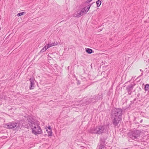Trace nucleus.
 Returning a JSON list of instances; mask_svg holds the SVG:
<instances>
[{
	"instance_id": "obj_21",
	"label": "nucleus",
	"mask_w": 149,
	"mask_h": 149,
	"mask_svg": "<svg viewBox=\"0 0 149 149\" xmlns=\"http://www.w3.org/2000/svg\"><path fill=\"white\" fill-rule=\"evenodd\" d=\"M92 0H87L86 1V2L87 3H89L91 2Z\"/></svg>"
},
{
	"instance_id": "obj_1",
	"label": "nucleus",
	"mask_w": 149,
	"mask_h": 149,
	"mask_svg": "<svg viewBox=\"0 0 149 149\" xmlns=\"http://www.w3.org/2000/svg\"><path fill=\"white\" fill-rule=\"evenodd\" d=\"M123 110L120 108H114L111 110V114L113 124L117 126L119 122L121 121Z\"/></svg>"
},
{
	"instance_id": "obj_20",
	"label": "nucleus",
	"mask_w": 149,
	"mask_h": 149,
	"mask_svg": "<svg viewBox=\"0 0 149 149\" xmlns=\"http://www.w3.org/2000/svg\"><path fill=\"white\" fill-rule=\"evenodd\" d=\"M76 80H77V84L78 85L80 84V82L79 81V80H77V79H76Z\"/></svg>"
},
{
	"instance_id": "obj_13",
	"label": "nucleus",
	"mask_w": 149,
	"mask_h": 149,
	"mask_svg": "<svg viewBox=\"0 0 149 149\" xmlns=\"http://www.w3.org/2000/svg\"><path fill=\"white\" fill-rule=\"evenodd\" d=\"M86 52L89 54H91L93 53V51L91 49L87 48L86 49Z\"/></svg>"
},
{
	"instance_id": "obj_18",
	"label": "nucleus",
	"mask_w": 149,
	"mask_h": 149,
	"mask_svg": "<svg viewBox=\"0 0 149 149\" xmlns=\"http://www.w3.org/2000/svg\"><path fill=\"white\" fill-rule=\"evenodd\" d=\"M24 13V12L19 13H18L17 14V16H19L23 15Z\"/></svg>"
},
{
	"instance_id": "obj_22",
	"label": "nucleus",
	"mask_w": 149,
	"mask_h": 149,
	"mask_svg": "<svg viewBox=\"0 0 149 149\" xmlns=\"http://www.w3.org/2000/svg\"><path fill=\"white\" fill-rule=\"evenodd\" d=\"M48 128L49 130H50V131L52 130L51 128V127L50 126H49V127H48Z\"/></svg>"
},
{
	"instance_id": "obj_7",
	"label": "nucleus",
	"mask_w": 149,
	"mask_h": 149,
	"mask_svg": "<svg viewBox=\"0 0 149 149\" xmlns=\"http://www.w3.org/2000/svg\"><path fill=\"white\" fill-rule=\"evenodd\" d=\"M135 84H131L127 86L126 87V90L128 92V94L131 95L132 92V90L133 89Z\"/></svg>"
},
{
	"instance_id": "obj_11",
	"label": "nucleus",
	"mask_w": 149,
	"mask_h": 149,
	"mask_svg": "<svg viewBox=\"0 0 149 149\" xmlns=\"http://www.w3.org/2000/svg\"><path fill=\"white\" fill-rule=\"evenodd\" d=\"M57 44V42L56 43H55V42L53 43H52L51 44H48L47 45H47V47L48 48H49L50 47H51L52 46H54L55 45H56Z\"/></svg>"
},
{
	"instance_id": "obj_2",
	"label": "nucleus",
	"mask_w": 149,
	"mask_h": 149,
	"mask_svg": "<svg viewBox=\"0 0 149 149\" xmlns=\"http://www.w3.org/2000/svg\"><path fill=\"white\" fill-rule=\"evenodd\" d=\"M109 129V125L107 124L93 127L91 129L90 132L92 134L100 135L103 133L108 132Z\"/></svg>"
},
{
	"instance_id": "obj_9",
	"label": "nucleus",
	"mask_w": 149,
	"mask_h": 149,
	"mask_svg": "<svg viewBox=\"0 0 149 149\" xmlns=\"http://www.w3.org/2000/svg\"><path fill=\"white\" fill-rule=\"evenodd\" d=\"M83 12L81 10L79 11H78L77 13H75L74 15V17H79L80 16L83 15Z\"/></svg>"
},
{
	"instance_id": "obj_16",
	"label": "nucleus",
	"mask_w": 149,
	"mask_h": 149,
	"mask_svg": "<svg viewBox=\"0 0 149 149\" xmlns=\"http://www.w3.org/2000/svg\"><path fill=\"white\" fill-rule=\"evenodd\" d=\"M97 6L99 7L101 4V2L100 0H98L96 2Z\"/></svg>"
},
{
	"instance_id": "obj_26",
	"label": "nucleus",
	"mask_w": 149,
	"mask_h": 149,
	"mask_svg": "<svg viewBox=\"0 0 149 149\" xmlns=\"http://www.w3.org/2000/svg\"><path fill=\"white\" fill-rule=\"evenodd\" d=\"M18 124L17 123V125ZM19 126V125H17V127L18 126Z\"/></svg>"
},
{
	"instance_id": "obj_8",
	"label": "nucleus",
	"mask_w": 149,
	"mask_h": 149,
	"mask_svg": "<svg viewBox=\"0 0 149 149\" xmlns=\"http://www.w3.org/2000/svg\"><path fill=\"white\" fill-rule=\"evenodd\" d=\"M29 81L30 82V85L29 86V88L30 89H33L34 88L35 85L33 79V78H31L30 79Z\"/></svg>"
},
{
	"instance_id": "obj_19",
	"label": "nucleus",
	"mask_w": 149,
	"mask_h": 149,
	"mask_svg": "<svg viewBox=\"0 0 149 149\" xmlns=\"http://www.w3.org/2000/svg\"><path fill=\"white\" fill-rule=\"evenodd\" d=\"M52 130H49L48 132V135L49 136H51L52 135Z\"/></svg>"
},
{
	"instance_id": "obj_17",
	"label": "nucleus",
	"mask_w": 149,
	"mask_h": 149,
	"mask_svg": "<svg viewBox=\"0 0 149 149\" xmlns=\"http://www.w3.org/2000/svg\"><path fill=\"white\" fill-rule=\"evenodd\" d=\"M145 89L146 91H148L149 89V84H147L145 86Z\"/></svg>"
},
{
	"instance_id": "obj_23",
	"label": "nucleus",
	"mask_w": 149,
	"mask_h": 149,
	"mask_svg": "<svg viewBox=\"0 0 149 149\" xmlns=\"http://www.w3.org/2000/svg\"><path fill=\"white\" fill-rule=\"evenodd\" d=\"M143 75V73H142V74H141V75L139 76L138 77H140L142 75Z\"/></svg>"
},
{
	"instance_id": "obj_15",
	"label": "nucleus",
	"mask_w": 149,
	"mask_h": 149,
	"mask_svg": "<svg viewBox=\"0 0 149 149\" xmlns=\"http://www.w3.org/2000/svg\"><path fill=\"white\" fill-rule=\"evenodd\" d=\"M105 139L104 138H101V139L100 140V143L104 144H105Z\"/></svg>"
},
{
	"instance_id": "obj_10",
	"label": "nucleus",
	"mask_w": 149,
	"mask_h": 149,
	"mask_svg": "<svg viewBox=\"0 0 149 149\" xmlns=\"http://www.w3.org/2000/svg\"><path fill=\"white\" fill-rule=\"evenodd\" d=\"M91 6V5H88L86 7H84L81 10L84 13L86 14L87 13L90 9Z\"/></svg>"
},
{
	"instance_id": "obj_27",
	"label": "nucleus",
	"mask_w": 149,
	"mask_h": 149,
	"mask_svg": "<svg viewBox=\"0 0 149 149\" xmlns=\"http://www.w3.org/2000/svg\"><path fill=\"white\" fill-rule=\"evenodd\" d=\"M18 124L17 123V125ZM19 126V125H17V127L18 126Z\"/></svg>"
},
{
	"instance_id": "obj_6",
	"label": "nucleus",
	"mask_w": 149,
	"mask_h": 149,
	"mask_svg": "<svg viewBox=\"0 0 149 149\" xmlns=\"http://www.w3.org/2000/svg\"><path fill=\"white\" fill-rule=\"evenodd\" d=\"M141 132L139 130H136L132 132L131 134L130 135V138L134 140L136 139L140 135Z\"/></svg>"
},
{
	"instance_id": "obj_25",
	"label": "nucleus",
	"mask_w": 149,
	"mask_h": 149,
	"mask_svg": "<svg viewBox=\"0 0 149 149\" xmlns=\"http://www.w3.org/2000/svg\"><path fill=\"white\" fill-rule=\"evenodd\" d=\"M142 120H141L140 121V122L141 123V122H142Z\"/></svg>"
},
{
	"instance_id": "obj_5",
	"label": "nucleus",
	"mask_w": 149,
	"mask_h": 149,
	"mask_svg": "<svg viewBox=\"0 0 149 149\" xmlns=\"http://www.w3.org/2000/svg\"><path fill=\"white\" fill-rule=\"evenodd\" d=\"M5 127L8 129H15L17 126V123L14 122H10L5 124Z\"/></svg>"
},
{
	"instance_id": "obj_12",
	"label": "nucleus",
	"mask_w": 149,
	"mask_h": 149,
	"mask_svg": "<svg viewBox=\"0 0 149 149\" xmlns=\"http://www.w3.org/2000/svg\"><path fill=\"white\" fill-rule=\"evenodd\" d=\"M100 145L99 146V149H105V144H102L101 143H100Z\"/></svg>"
},
{
	"instance_id": "obj_3",
	"label": "nucleus",
	"mask_w": 149,
	"mask_h": 149,
	"mask_svg": "<svg viewBox=\"0 0 149 149\" xmlns=\"http://www.w3.org/2000/svg\"><path fill=\"white\" fill-rule=\"evenodd\" d=\"M28 123L30 126L31 127L33 133L35 135H37L42 133L40 127L35 123L33 120H29Z\"/></svg>"
},
{
	"instance_id": "obj_24",
	"label": "nucleus",
	"mask_w": 149,
	"mask_h": 149,
	"mask_svg": "<svg viewBox=\"0 0 149 149\" xmlns=\"http://www.w3.org/2000/svg\"><path fill=\"white\" fill-rule=\"evenodd\" d=\"M140 71H141V72H143V70H142L141 69H140Z\"/></svg>"
},
{
	"instance_id": "obj_4",
	"label": "nucleus",
	"mask_w": 149,
	"mask_h": 149,
	"mask_svg": "<svg viewBox=\"0 0 149 149\" xmlns=\"http://www.w3.org/2000/svg\"><path fill=\"white\" fill-rule=\"evenodd\" d=\"M101 97L100 96H91L90 98L85 102L86 104L90 103H93L97 101L100 99Z\"/></svg>"
},
{
	"instance_id": "obj_14",
	"label": "nucleus",
	"mask_w": 149,
	"mask_h": 149,
	"mask_svg": "<svg viewBox=\"0 0 149 149\" xmlns=\"http://www.w3.org/2000/svg\"><path fill=\"white\" fill-rule=\"evenodd\" d=\"M48 49V48L47 47V45H45V46L40 51V52H45Z\"/></svg>"
}]
</instances>
